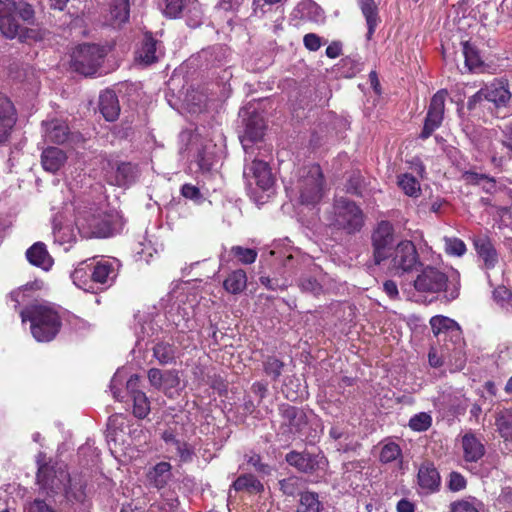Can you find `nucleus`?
I'll use <instances>...</instances> for the list:
<instances>
[{"label": "nucleus", "mask_w": 512, "mask_h": 512, "mask_svg": "<svg viewBox=\"0 0 512 512\" xmlns=\"http://www.w3.org/2000/svg\"><path fill=\"white\" fill-rule=\"evenodd\" d=\"M157 309L156 307H153L152 312H142L138 314V320L141 324V332L143 335H154L155 332H157V322L155 321V318L157 317Z\"/></svg>", "instance_id": "nucleus-39"}, {"label": "nucleus", "mask_w": 512, "mask_h": 512, "mask_svg": "<svg viewBox=\"0 0 512 512\" xmlns=\"http://www.w3.org/2000/svg\"><path fill=\"white\" fill-rule=\"evenodd\" d=\"M451 281H459V273L452 271L450 276H447L438 269L427 266L425 267L414 280V288L420 293L435 294L446 288L448 279Z\"/></svg>", "instance_id": "nucleus-11"}, {"label": "nucleus", "mask_w": 512, "mask_h": 512, "mask_svg": "<svg viewBox=\"0 0 512 512\" xmlns=\"http://www.w3.org/2000/svg\"><path fill=\"white\" fill-rule=\"evenodd\" d=\"M15 123V108L12 102L0 93V144L8 140Z\"/></svg>", "instance_id": "nucleus-20"}, {"label": "nucleus", "mask_w": 512, "mask_h": 512, "mask_svg": "<svg viewBox=\"0 0 512 512\" xmlns=\"http://www.w3.org/2000/svg\"><path fill=\"white\" fill-rule=\"evenodd\" d=\"M37 479L47 491L52 493L65 492L68 501L83 504L86 500L85 485L80 477L71 478L68 472L59 468L54 470L49 466L39 468Z\"/></svg>", "instance_id": "nucleus-1"}, {"label": "nucleus", "mask_w": 512, "mask_h": 512, "mask_svg": "<svg viewBox=\"0 0 512 512\" xmlns=\"http://www.w3.org/2000/svg\"><path fill=\"white\" fill-rule=\"evenodd\" d=\"M317 275L320 277L319 279L312 276H303L300 279V288L303 291L310 292L315 295L321 293L325 286V276L322 275L321 271H319Z\"/></svg>", "instance_id": "nucleus-38"}, {"label": "nucleus", "mask_w": 512, "mask_h": 512, "mask_svg": "<svg viewBox=\"0 0 512 512\" xmlns=\"http://www.w3.org/2000/svg\"><path fill=\"white\" fill-rule=\"evenodd\" d=\"M182 142H187V151L192 163L202 172H208L215 164L214 145L211 141L201 137L199 133L183 131L180 134Z\"/></svg>", "instance_id": "nucleus-6"}, {"label": "nucleus", "mask_w": 512, "mask_h": 512, "mask_svg": "<svg viewBox=\"0 0 512 512\" xmlns=\"http://www.w3.org/2000/svg\"><path fill=\"white\" fill-rule=\"evenodd\" d=\"M285 415L289 419V425L291 431H301L305 424V415L302 411L297 410L294 407H289L285 410Z\"/></svg>", "instance_id": "nucleus-49"}, {"label": "nucleus", "mask_w": 512, "mask_h": 512, "mask_svg": "<svg viewBox=\"0 0 512 512\" xmlns=\"http://www.w3.org/2000/svg\"><path fill=\"white\" fill-rule=\"evenodd\" d=\"M463 54L465 57V64L470 71H475L482 66V60L477 49L469 42L463 43Z\"/></svg>", "instance_id": "nucleus-41"}, {"label": "nucleus", "mask_w": 512, "mask_h": 512, "mask_svg": "<svg viewBox=\"0 0 512 512\" xmlns=\"http://www.w3.org/2000/svg\"><path fill=\"white\" fill-rule=\"evenodd\" d=\"M483 504L476 498H468L451 504L450 512H481Z\"/></svg>", "instance_id": "nucleus-44"}, {"label": "nucleus", "mask_w": 512, "mask_h": 512, "mask_svg": "<svg viewBox=\"0 0 512 512\" xmlns=\"http://www.w3.org/2000/svg\"><path fill=\"white\" fill-rule=\"evenodd\" d=\"M295 189L302 204L314 205L323 195V175L318 164L302 168Z\"/></svg>", "instance_id": "nucleus-5"}, {"label": "nucleus", "mask_w": 512, "mask_h": 512, "mask_svg": "<svg viewBox=\"0 0 512 512\" xmlns=\"http://www.w3.org/2000/svg\"><path fill=\"white\" fill-rule=\"evenodd\" d=\"M497 430L506 441H512V412H501L496 417Z\"/></svg>", "instance_id": "nucleus-40"}, {"label": "nucleus", "mask_w": 512, "mask_h": 512, "mask_svg": "<svg viewBox=\"0 0 512 512\" xmlns=\"http://www.w3.org/2000/svg\"><path fill=\"white\" fill-rule=\"evenodd\" d=\"M383 290L390 299H397L399 295L398 287L392 280H387L383 284Z\"/></svg>", "instance_id": "nucleus-63"}, {"label": "nucleus", "mask_w": 512, "mask_h": 512, "mask_svg": "<svg viewBox=\"0 0 512 512\" xmlns=\"http://www.w3.org/2000/svg\"><path fill=\"white\" fill-rule=\"evenodd\" d=\"M44 137L46 141L63 144L69 138V128L62 120H51L43 123Z\"/></svg>", "instance_id": "nucleus-24"}, {"label": "nucleus", "mask_w": 512, "mask_h": 512, "mask_svg": "<svg viewBox=\"0 0 512 512\" xmlns=\"http://www.w3.org/2000/svg\"><path fill=\"white\" fill-rule=\"evenodd\" d=\"M104 55V49L98 45H81L73 51L71 64L75 71L85 76H90L97 71Z\"/></svg>", "instance_id": "nucleus-10"}, {"label": "nucleus", "mask_w": 512, "mask_h": 512, "mask_svg": "<svg viewBox=\"0 0 512 512\" xmlns=\"http://www.w3.org/2000/svg\"><path fill=\"white\" fill-rule=\"evenodd\" d=\"M246 273L239 269L233 271L223 282L224 289L231 294H239L246 288Z\"/></svg>", "instance_id": "nucleus-33"}, {"label": "nucleus", "mask_w": 512, "mask_h": 512, "mask_svg": "<svg viewBox=\"0 0 512 512\" xmlns=\"http://www.w3.org/2000/svg\"><path fill=\"white\" fill-rule=\"evenodd\" d=\"M157 238L155 237V241L151 238H145L143 242L140 243V250L137 252L139 255V260L144 261L146 264H149L152 261L154 255L157 254Z\"/></svg>", "instance_id": "nucleus-47"}, {"label": "nucleus", "mask_w": 512, "mask_h": 512, "mask_svg": "<svg viewBox=\"0 0 512 512\" xmlns=\"http://www.w3.org/2000/svg\"><path fill=\"white\" fill-rule=\"evenodd\" d=\"M401 448L399 445L392 441H386L383 443L380 451V461L383 463H389L395 461L401 457Z\"/></svg>", "instance_id": "nucleus-43"}, {"label": "nucleus", "mask_w": 512, "mask_h": 512, "mask_svg": "<svg viewBox=\"0 0 512 512\" xmlns=\"http://www.w3.org/2000/svg\"><path fill=\"white\" fill-rule=\"evenodd\" d=\"M67 156L59 148L49 147L42 152L41 164L44 170L55 173L57 172L66 162Z\"/></svg>", "instance_id": "nucleus-26"}, {"label": "nucleus", "mask_w": 512, "mask_h": 512, "mask_svg": "<svg viewBox=\"0 0 512 512\" xmlns=\"http://www.w3.org/2000/svg\"><path fill=\"white\" fill-rule=\"evenodd\" d=\"M414 511H415V505L407 499H401L397 503V512H414Z\"/></svg>", "instance_id": "nucleus-64"}, {"label": "nucleus", "mask_w": 512, "mask_h": 512, "mask_svg": "<svg viewBox=\"0 0 512 512\" xmlns=\"http://www.w3.org/2000/svg\"><path fill=\"white\" fill-rule=\"evenodd\" d=\"M130 7L128 0H108L104 12L105 23L120 27L129 20Z\"/></svg>", "instance_id": "nucleus-19"}, {"label": "nucleus", "mask_w": 512, "mask_h": 512, "mask_svg": "<svg viewBox=\"0 0 512 512\" xmlns=\"http://www.w3.org/2000/svg\"><path fill=\"white\" fill-rule=\"evenodd\" d=\"M497 502L502 508H507L512 506V490L510 488L502 489Z\"/></svg>", "instance_id": "nucleus-61"}, {"label": "nucleus", "mask_w": 512, "mask_h": 512, "mask_svg": "<svg viewBox=\"0 0 512 512\" xmlns=\"http://www.w3.org/2000/svg\"><path fill=\"white\" fill-rule=\"evenodd\" d=\"M462 447L466 461L476 462L484 455L483 444L473 434L462 437Z\"/></svg>", "instance_id": "nucleus-29"}, {"label": "nucleus", "mask_w": 512, "mask_h": 512, "mask_svg": "<svg viewBox=\"0 0 512 512\" xmlns=\"http://www.w3.org/2000/svg\"><path fill=\"white\" fill-rule=\"evenodd\" d=\"M26 512H55L41 500H35L26 508Z\"/></svg>", "instance_id": "nucleus-62"}, {"label": "nucleus", "mask_w": 512, "mask_h": 512, "mask_svg": "<svg viewBox=\"0 0 512 512\" xmlns=\"http://www.w3.org/2000/svg\"><path fill=\"white\" fill-rule=\"evenodd\" d=\"M31 289L32 286L25 285L10 293V300L15 303V308H17L20 304L25 303L29 299L30 295L28 294V292H30Z\"/></svg>", "instance_id": "nucleus-55"}, {"label": "nucleus", "mask_w": 512, "mask_h": 512, "mask_svg": "<svg viewBox=\"0 0 512 512\" xmlns=\"http://www.w3.org/2000/svg\"><path fill=\"white\" fill-rule=\"evenodd\" d=\"M364 223L363 213L360 208L346 198H339L334 204L333 224L348 233L359 231Z\"/></svg>", "instance_id": "nucleus-8"}, {"label": "nucleus", "mask_w": 512, "mask_h": 512, "mask_svg": "<svg viewBox=\"0 0 512 512\" xmlns=\"http://www.w3.org/2000/svg\"><path fill=\"white\" fill-rule=\"evenodd\" d=\"M444 250L448 255L461 257L466 251L465 243L457 237H444Z\"/></svg>", "instance_id": "nucleus-45"}, {"label": "nucleus", "mask_w": 512, "mask_h": 512, "mask_svg": "<svg viewBox=\"0 0 512 512\" xmlns=\"http://www.w3.org/2000/svg\"><path fill=\"white\" fill-rule=\"evenodd\" d=\"M137 175L138 170L135 165L122 162L111 166L106 173V179L111 185L127 187L135 182Z\"/></svg>", "instance_id": "nucleus-18"}, {"label": "nucleus", "mask_w": 512, "mask_h": 512, "mask_svg": "<svg viewBox=\"0 0 512 512\" xmlns=\"http://www.w3.org/2000/svg\"><path fill=\"white\" fill-rule=\"evenodd\" d=\"M231 251L243 264H251L256 260L257 257V252L250 248L234 246L232 247Z\"/></svg>", "instance_id": "nucleus-53"}, {"label": "nucleus", "mask_w": 512, "mask_h": 512, "mask_svg": "<svg viewBox=\"0 0 512 512\" xmlns=\"http://www.w3.org/2000/svg\"><path fill=\"white\" fill-rule=\"evenodd\" d=\"M283 363L275 357H268L264 362V369L267 375L277 379L282 371Z\"/></svg>", "instance_id": "nucleus-54"}, {"label": "nucleus", "mask_w": 512, "mask_h": 512, "mask_svg": "<svg viewBox=\"0 0 512 512\" xmlns=\"http://www.w3.org/2000/svg\"><path fill=\"white\" fill-rule=\"evenodd\" d=\"M303 42L305 47L310 51H317L321 47V38L314 33L306 34Z\"/></svg>", "instance_id": "nucleus-59"}, {"label": "nucleus", "mask_w": 512, "mask_h": 512, "mask_svg": "<svg viewBox=\"0 0 512 512\" xmlns=\"http://www.w3.org/2000/svg\"><path fill=\"white\" fill-rule=\"evenodd\" d=\"M399 188L409 197L417 198L421 194V186L416 177L409 173L400 174L397 177Z\"/></svg>", "instance_id": "nucleus-34"}, {"label": "nucleus", "mask_w": 512, "mask_h": 512, "mask_svg": "<svg viewBox=\"0 0 512 512\" xmlns=\"http://www.w3.org/2000/svg\"><path fill=\"white\" fill-rule=\"evenodd\" d=\"M358 4L367 24L366 38L370 40L379 24L378 8L374 0H358Z\"/></svg>", "instance_id": "nucleus-28"}, {"label": "nucleus", "mask_w": 512, "mask_h": 512, "mask_svg": "<svg viewBox=\"0 0 512 512\" xmlns=\"http://www.w3.org/2000/svg\"><path fill=\"white\" fill-rule=\"evenodd\" d=\"M494 301L503 309L512 311V292L505 286H498L493 291Z\"/></svg>", "instance_id": "nucleus-46"}, {"label": "nucleus", "mask_w": 512, "mask_h": 512, "mask_svg": "<svg viewBox=\"0 0 512 512\" xmlns=\"http://www.w3.org/2000/svg\"><path fill=\"white\" fill-rule=\"evenodd\" d=\"M165 15L170 18H177L183 9L182 0H165Z\"/></svg>", "instance_id": "nucleus-57"}, {"label": "nucleus", "mask_w": 512, "mask_h": 512, "mask_svg": "<svg viewBox=\"0 0 512 512\" xmlns=\"http://www.w3.org/2000/svg\"><path fill=\"white\" fill-rule=\"evenodd\" d=\"M116 277L115 262L102 259L98 261L91 273V281L99 284L110 285Z\"/></svg>", "instance_id": "nucleus-25"}, {"label": "nucleus", "mask_w": 512, "mask_h": 512, "mask_svg": "<svg viewBox=\"0 0 512 512\" xmlns=\"http://www.w3.org/2000/svg\"><path fill=\"white\" fill-rule=\"evenodd\" d=\"M181 194L186 199H190L197 204L201 203L203 200V195L199 188L191 184H184L181 188Z\"/></svg>", "instance_id": "nucleus-56"}, {"label": "nucleus", "mask_w": 512, "mask_h": 512, "mask_svg": "<svg viewBox=\"0 0 512 512\" xmlns=\"http://www.w3.org/2000/svg\"><path fill=\"white\" fill-rule=\"evenodd\" d=\"M430 325L439 341L457 343L461 340V329L457 322L446 316L436 315L431 318Z\"/></svg>", "instance_id": "nucleus-16"}, {"label": "nucleus", "mask_w": 512, "mask_h": 512, "mask_svg": "<svg viewBox=\"0 0 512 512\" xmlns=\"http://www.w3.org/2000/svg\"><path fill=\"white\" fill-rule=\"evenodd\" d=\"M156 41L149 35H145L142 47L137 51L136 60L143 65H149L156 61Z\"/></svg>", "instance_id": "nucleus-35"}, {"label": "nucleus", "mask_w": 512, "mask_h": 512, "mask_svg": "<svg viewBox=\"0 0 512 512\" xmlns=\"http://www.w3.org/2000/svg\"><path fill=\"white\" fill-rule=\"evenodd\" d=\"M447 97L446 90H439L431 99L424 127L420 137L427 139L433 131H435L442 123L444 115L445 100Z\"/></svg>", "instance_id": "nucleus-14"}, {"label": "nucleus", "mask_w": 512, "mask_h": 512, "mask_svg": "<svg viewBox=\"0 0 512 512\" xmlns=\"http://www.w3.org/2000/svg\"><path fill=\"white\" fill-rule=\"evenodd\" d=\"M448 486L452 491H460L465 488L466 480L460 473L452 472L449 476Z\"/></svg>", "instance_id": "nucleus-58"}, {"label": "nucleus", "mask_w": 512, "mask_h": 512, "mask_svg": "<svg viewBox=\"0 0 512 512\" xmlns=\"http://www.w3.org/2000/svg\"><path fill=\"white\" fill-rule=\"evenodd\" d=\"M99 108L108 121H114L120 112L117 96L111 90H106L100 94L99 97Z\"/></svg>", "instance_id": "nucleus-27"}, {"label": "nucleus", "mask_w": 512, "mask_h": 512, "mask_svg": "<svg viewBox=\"0 0 512 512\" xmlns=\"http://www.w3.org/2000/svg\"><path fill=\"white\" fill-rule=\"evenodd\" d=\"M126 426L125 417L122 414H116L109 418L108 428H107V438L110 441L116 444H124L125 442V432L124 428Z\"/></svg>", "instance_id": "nucleus-30"}, {"label": "nucleus", "mask_w": 512, "mask_h": 512, "mask_svg": "<svg viewBox=\"0 0 512 512\" xmlns=\"http://www.w3.org/2000/svg\"><path fill=\"white\" fill-rule=\"evenodd\" d=\"M71 277L74 284L84 291H90L92 289V286L90 285L91 281L89 280V276L83 267V264L73 271Z\"/></svg>", "instance_id": "nucleus-51"}, {"label": "nucleus", "mask_w": 512, "mask_h": 512, "mask_svg": "<svg viewBox=\"0 0 512 512\" xmlns=\"http://www.w3.org/2000/svg\"><path fill=\"white\" fill-rule=\"evenodd\" d=\"M388 270L394 275H402L413 271L419 264L416 247L410 240H400L384 261Z\"/></svg>", "instance_id": "nucleus-7"}, {"label": "nucleus", "mask_w": 512, "mask_h": 512, "mask_svg": "<svg viewBox=\"0 0 512 512\" xmlns=\"http://www.w3.org/2000/svg\"><path fill=\"white\" fill-rule=\"evenodd\" d=\"M499 145L502 151L506 150L505 153L499 152L498 147L495 145H489L487 147V154L490 161L492 165L497 168L502 167L508 158H512V142L501 141Z\"/></svg>", "instance_id": "nucleus-32"}, {"label": "nucleus", "mask_w": 512, "mask_h": 512, "mask_svg": "<svg viewBox=\"0 0 512 512\" xmlns=\"http://www.w3.org/2000/svg\"><path fill=\"white\" fill-rule=\"evenodd\" d=\"M408 425L413 431L423 432L431 427L432 417L426 412H420L410 418Z\"/></svg>", "instance_id": "nucleus-48"}, {"label": "nucleus", "mask_w": 512, "mask_h": 512, "mask_svg": "<svg viewBox=\"0 0 512 512\" xmlns=\"http://www.w3.org/2000/svg\"><path fill=\"white\" fill-rule=\"evenodd\" d=\"M371 241L373 260L376 265H381L398 242L393 225L388 221L379 222L372 232Z\"/></svg>", "instance_id": "nucleus-9"}, {"label": "nucleus", "mask_w": 512, "mask_h": 512, "mask_svg": "<svg viewBox=\"0 0 512 512\" xmlns=\"http://www.w3.org/2000/svg\"><path fill=\"white\" fill-rule=\"evenodd\" d=\"M340 68L344 77L351 78L362 70V63L358 59L346 57L341 60Z\"/></svg>", "instance_id": "nucleus-50"}, {"label": "nucleus", "mask_w": 512, "mask_h": 512, "mask_svg": "<svg viewBox=\"0 0 512 512\" xmlns=\"http://www.w3.org/2000/svg\"><path fill=\"white\" fill-rule=\"evenodd\" d=\"M127 371L122 368L114 374L110 389L113 397L118 401H125L127 396L133 400V413L138 418H144L150 411V405L145 394L138 390V376L127 378Z\"/></svg>", "instance_id": "nucleus-3"}, {"label": "nucleus", "mask_w": 512, "mask_h": 512, "mask_svg": "<svg viewBox=\"0 0 512 512\" xmlns=\"http://www.w3.org/2000/svg\"><path fill=\"white\" fill-rule=\"evenodd\" d=\"M322 507L317 493L307 491L300 494L297 512H320Z\"/></svg>", "instance_id": "nucleus-36"}, {"label": "nucleus", "mask_w": 512, "mask_h": 512, "mask_svg": "<svg viewBox=\"0 0 512 512\" xmlns=\"http://www.w3.org/2000/svg\"><path fill=\"white\" fill-rule=\"evenodd\" d=\"M76 223L85 236L103 238L112 234L111 219L105 213H89L78 218Z\"/></svg>", "instance_id": "nucleus-13"}, {"label": "nucleus", "mask_w": 512, "mask_h": 512, "mask_svg": "<svg viewBox=\"0 0 512 512\" xmlns=\"http://www.w3.org/2000/svg\"><path fill=\"white\" fill-rule=\"evenodd\" d=\"M418 484L424 493L435 492L440 485V476L431 463H424L418 471Z\"/></svg>", "instance_id": "nucleus-22"}, {"label": "nucleus", "mask_w": 512, "mask_h": 512, "mask_svg": "<svg viewBox=\"0 0 512 512\" xmlns=\"http://www.w3.org/2000/svg\"><path fill=\"white\" fill-rule=\"evenodd\" d=\"M511 98L508 87L501 81H494L481 88L477 93L468 99L469 110L476 109L484 101L493 104L496 108L505 107Z\"/></svg>", "instance_id": "nucleus-12"}, {"label": "nucleus", "mask_w": 512, "mask_h": 512, "mask_svg": "<svg viewBox=\"0 0 512 512\" xmlns=\"http://www.w3.org/2000/svg\"><path fill=\"white\" fill-rule=\"evenodd\" d=\"M264 134V123L262 119H257L256 121H249L246 124V129L243 137L241 138L242 146L246 152L249 154L250 145L249 143L256 142L263 137Z\"/></svg>", "instance_id": "nucleus-31"}, {"label": "nucleus", "mask_w": 512, "mask_h": 512, "mask_svg": "<svg viewBox=\"0 0 512 512\" xmlns=\"http://www.w3.org/2000/svg\"><path fill=\"white\" fill-rule=\"evenodd\" d=\"M18 12L23 21L31 23L34 18V10L28 3H21L18 7L13 0H0V32L9 39L23 40L27 37L24 29L15 19Z\"/></svg>", "instance_id": "nucleus-4"}, {"label": "nucleus", "mask_w": 512, "mask_h": 512, "mask_svg": "<svg viewBox=\"0 0 512 512\" xmlns=\"http://www.w3.org/2000/svg\"><path fill=\"white\" fill-rule=\"evenodd\" d=\"M281 491L288 496H294L302 486V480L298 477H288L279 482Z\"/></svg>", "instance_id": "nucleus-52"}, {"label": "nucleus", "mask_w": 512, "mask_h": 512, "mask_svg": "<svg viewBox=\"0 0 512 512\" xmlns=\"http://www.w3.org/2000/svg\"><path fill=\"white\" fill-rule=\"evenodd\" d=\"M233 487L235 490H246L250 493H259L263 490L262 483L253 475H243L238 477Z\"/></svg>", "instance_id": "nucleus-37"}, {"label": "nucleus", "mask_w": 512, "mask_h": 512, "mask_svg": "<svg viewBox=\"0 0 512 512\" xmlns=\"http://www.w3.org/2000/svg\"><path fill=\"white\" fill-rule=\"evenodd\" d=\"M22 322L30 321V330L38 342L52 340L60 330L61 320L56 311L46 305H33L21 311Z\"/></svg>", "instance_id": "nucleus-2"}, {"label": "nucleus", "mask_w": 512, "mask_h": 512, "mask_svg": "<svg viewBox=\"0 0 512 512\" xmlns=\"http://www.w3.org/2000/svg\"><path fill=\"white\" fill-rule=\"evenodd\" d=\"M473 244L482 267L493 269L498 263V253L492 241L486 236H478L474 238Z\"/></svg>", "instance_id": "nucleus-21"}, {"label": "nucleus", "mask_w": 512, "mask_h": 512, "mask_svg": "<svg viewBox=\"0 0 512 512\" xmlns=\"http://www.w3.org/2000/svg\"><path fill=\"white\" fill-rule=\"evenodd\" d=\"M165 387V394L174 397L178 394L180 387V378L174 371H167L162 374V387Z\"/></svg>", "instance_id": "nucleus-42"}, {"label": "nucleus", "mask_w": 512, "mask_h": 512, "mask_svg": "<svg viewBox=\"0 0 512 512\" xmlns=\"http://www.w3.org/2000/svg\"><path fill=\"white\" fill-rule=\"evenodd\" d=\"M165 443H166V445L171 446L172 448L176 449L181 460L186 461L187 459H189L190 452L186 448L185 445H181L179 442H174V441L166 439V438H165Z\"/></svg>", "instance_id": "nucleus-60"}, {"label": "nucleus", "mask_w": 512, "mask_h": 512, "mask_svg": "<svg viewBox=\"0 0 512 512\" xmlns=\"http://www.w3.org/2000/svg\"><path fill=\"white\" fill-rule=\"evenodd\" d=\"M26 258L30 264L48 271L53 266V259L42 242H36L26 251Z\"/></svg>", "instance_id": "nucleus-23"}, {"label": "nucleus", "mask_w": 512, "mask_h": 512, "mask_svg": "<svg viewBox=\"0 0 512 512\" xmlns=\"http://www.w3.org/2000/svg\"><path fill=\"white\" fill-rule=\"evenodd\" d=\"M244 176L250 186L255 185L262 191H269L273 186L271 171L262 160H253L250 166H246Z\"/></svg>", "instance_id": "nucleus-15"}, {"label": "nucleus", "mask_w": 512, "mask_h": 512, "mask_svg": "<svg viewBox=\"0 0 512 512\" xmlns=\"http://www.w3.org/2000/svg\"><path fill=\"white\" fill-rule=\"evenodd\" d=\"M286 461L296 469L304 473H311L318 469H324L326 459L323 455H311L292 451L286 455Z\"/></svg>", "instance_id": "nucleus-17"}]
</instances>
